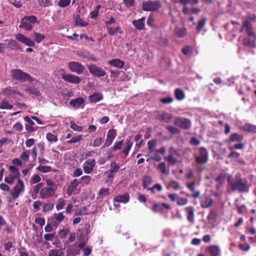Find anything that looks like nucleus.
Here are the masks:
<instances>
[{
    "label": "nucleus",
    "mask_w": 256,
    "mask_h": 256,
    "mask_svg": "<svg viewBox=\"0 0 256 256\" xmlns=\"http://www.w3.org/2000/svg\"><path fill=\"white\" fill-rule=\"evenodd\" d=\"M11 76L16 80L24 82L26 80L37 82V80L32 78L29 74L22 71L20 69H14L11 70Z\"/></svg>",
    "instance_id": "1"
},
{
    "label": "nucleus",
    "mask_w": 256,
    "mask_h": 256,
    "mask_svg": "<svg viewBox=\"0 0 256 256\" xmlns=\"http://www.w3.org/2000/svg\"><path fill=\"white\" fill-rule=\"evenodd\" d=\"M35 23L39 24L37 18L34 16H25L20 20V28H22L26 30H31Z\"/></svg>",
    "instance_id": "2"
},
{
    "label": "nucleus",
    "mask_w": 256,
    "mask_h": 256,
    "mask_svg": "<svg viewBox=\"0 0 256 256\" xmlns=\"http://www.w3.org/2000/svg\"><path fill=\"white\" fill-rule=\"evenodd\" d=\"M194 158L197 164H206L208 160V152L206 148L200 147L198 148V153L194 154Z\"/></svg>",
    "instance_id": "3"
},
{
    "label": "nucleus",
    "mask_w": 256,
    "mask_h": 256,
    "mask_svg": "<svg viewBox=\"0 0 256 256\" xmlns=\"http://www.w3.org/2000/svg\"><path fill=\"white\" fill-rule=\"evenodd\" d=\"M24 190L25 186L24 182L18 179L16 186L10 190V194L14 199H16L24 192Z\"/></svg>",
    "instance_id": "4"
},
{
    "label": "nucleus",
    "mask_w": 256,
    "mask_h": 256,
    "mask_svg": "<svg viewBox=\"0 0 256 256\" xmlns=\"http://www.w3.org/2000/svg\"><path fill=\"white\" fill-rule=\"evenodd\" d=\"M142 5L144 11H156L161 7V4L158 0H148L142 2Z\"/></svg>",
    "instance_id": "5"
},
{
    "label": "nucleus",
    "mask_w": 256,
    "mask_h": 256,
    "mask_svg": "<svg viewBox=\"0 0 256 256\" xmlns=\"http://www.w3.org/2000/svg\"><path fill=\"white\" fill-rule=\"evenodd\" d=\"M174 124L184 130L190 128L192 125L190 120L182 117L176 118L174 120Z\"/></svg>",
    "instance_id": "6"
},
{
    "label": "nucleus",
    "mask_w": 256,
    "mask_h": 256,
    "mask_svg": "<svg viewBox=\"0 0 256 256\" xmlns=\"http://www.w3.org/2000/svg\"><path fill=\"white\" fill-rule=\"evenodd\" d=\"M68 66L72 72L78 74H82L84 70V66L82 64L76 62H70L68 64Z\"/></svg>",
    "instance_id": "7"
},
{
    "label": "nucleus",
    "mask_w": 256,
    "mask_h": 256,
    "mask_svg": "<svg viewBox=\"0 0 256 256\" xmlns=\"http://www.w3.org/2000/svg\"><path fill=\"white\" fill-rule=\"evenodd\" d=\"M169 155L167 158V160L172 165H174L178 162V158L180 156L178 150L173 147H171L168 150Z\"/></svg>",
    "instance_id": "8"
},
{
    "label": "nucleus",
    "mask_w": 256,
    "mask_h": 256,
    "mask_svg": "<svg viewBox=\"0 0 256 256\" xmlns=\"http://www.w3.org/2000/svg\"><path fill=\"white\" fill-rule=\"evenodd\" d=\"M90 72L94 76L102 77L106 75V72L101 68L94 64H90L88 67Z\"/></svg>",
    "instance_id": "9"
},
{
    "label": "nucleus",
    "mask_w": 256,
    "mask_h": 256,
    "mask_svg": "<svg viewBox=\"0 0 256 256\" xmlns=\"http://www.w3.org/2000/svg\"><path fill=\"white\" fill-rule=\"evenodd\" d=\"M228 180L231 189L233 190H240V175L238 174L234 179H232V176H228Z\"/></svg>",
    "instance_id": "10"
},
{
    "label": "nucleus",
    "mask_w": 256,
    "mask_h": 256,
    "mask_svg": "<svg viewBox=\"0 0 256 256\" xmlns=\"http://www.w3.org/2000/svg\"><path fill=\"white\" fill-rule=\"evenodd\" d=\"M62 78L66 82L74 84L80 83L82 79L80 77L72 74H63Z\"/></svg>",
    "instance_id": "11"
},
{
    "label": "nucleus",
    "mask_w": 256,
    "mask_h": 256,
    "mask_svg": "<svg viewBox=\"0 0 256 256\" xmlns=\"http://www.w3.org/2000/svg\"><path fill=\"white\" fill-rule=\"evenodd\" d=\"M242 28L246 30L248 37L256 38L252 25L248 20H244L243 22Z\"/></svg>",
    "instance_id": "12"
},
{
    "label": "nucleus",
    "mask_w": 256,
    "mask_h": 256,
    "mask_svg": "<svg viewBox=\"0 0 256 256\" xmlns=\"http://www.w3.org/2000/svg\"><path fill=\"white\" fill-rule=\"evenodd\" d=\"M16 38L20 42L28 46H34L35 43L34 41L28 38L26 36L21 34H18L16 36Z\"/></svg>",
    "instance_id": "13"
},
{
    "label": "nucleus",
    "mask_w": 256,
    "mask_h": 256,
    "mask_svg": "<svg viewBox=\"0 0 256 256\" xmlns=\"http://www.w3.org/2000/svg\"><path fill=\"white\" fill-rule=\"evenodd\" d=\"M54 188L53 187H45L41 189L40 196L42 198H47L54 194Z\"/></svg>",
    "instance_id": "14"
},
{
    "label": "nucleus",
    "mask_w": 256,
    "mask_h": 256,
    "mask_svg": "<svg viewBox=\"0 0 256 256\" xmlns=\"http://www.w3.org/2000/svg\"><path fill=\"white\" fill-rule=\"evenodd\" d=\"M96 162L94 160L92 159L86 160L83 166L84 172L86 174H90L93 171Z\"/></svg>",
    "instance_id": "15"
},
{
    "label": "nucleus",
    "mask_w": 256,
    "mask_h": 256,
    "mask_svg": "<svg viewBox=\"0 0 256 256\" xmlns=\"http://www.w3.org/2000/svg\"><path fill=\"white\" fill-rule=\"evenodd\" d=\"M184 210L186 213L188 220L192 224H194L195 222L194 208L192 206H187L184 208Z\"/></svg>",
    "instance_id": "16"
},
{
    "label": "nucleus",
    "mask_w": 256,
    "mask_h": 256,
    "mask_svg": "<svg viewBox=\"0 0 256 256\" xmlns=\"http://www.w3.org/2000/svg\"><path fill=\"white\" fill-rule=\"evenodd\" d=\"M80 184H81V182L77 179H74L72 181L68 188L67 194L69 196H71L76 191L77 186Z\"/></svg>",
    "instance_id": "17"
},
{
    "label": "nucleus",
    "mask_w": 256,
    "mask_h": 256,
    "mask_svg": "<svg viewBox=\"0 0 256 256\" xmlns=\"http://www.w3.org/2000/svg\"><path fill=\"white\" fill-rule=\"evenodd\" d=\"M206 250L210 256H218L220 252L219 246H210L206 248Z\"/></svg>",
    "instance_id": "18"
},
{
    "label": "nucleus",
    "mask_w": 256,
    "mask_h": 256,
    "mask_svg": "<svg viewBox=\"0 0 256 256\" xmlns=\"http://www.w3.org/2000/svg\"><path fill=\"white\" fill-rule=\"evenodd\" d=\"M156 118L157 120L165 122H168L172 118V115L170 114L163 112L160 114H156Z\"/></svg>",
    "instance_id": "19"
},
{
    "label": "nucleus",
    "mask_w": 256,
    "mask_h": 256,
    "mask_svg": "<svg viewBox=\"0 0 256 256\" xmlns=\"http://www.w3.org/2000/svg\"><path fill=\"white\" fill-rule=\"evenodd\" d=\"M145 18H142L138 20H134L132 22V24L135 28L139 30H142L144 27Z\"/></svg>",
    "instance_id": "20"
},
{
    "label": "nucleus",
    "mask_w": 256,
    "mask_h": 256,
    "mask_svg": "<svg viewBox=\"0 0 256 256\" xmlns=\"http://www.w3.org/2000/svg\"><path fill=\"white\" fill-rule=\"evenodd\" d=\"M130 200V196L128 194L118 195L114 198V201L118 202L126 203Z\"/></svg>",
    "instance_id": "21"
},
{
    "label": "nucleus",
    "mask_w": 256,
    "mask_h": 256,
    "mask_svg": "<svg viewBox=\"0 0 256 256\" xmlns=\"http://www.w3.org/2000/svg\"><path fill=\"white\" fill-rule=\"evenodd\" d=\"M256 38H244L243 39V44L244 46L249 48H254L255 46V40Z\"/></svg>",
    "instance_id": "22"
},
{
    "label": "nucleus",
    "mask_w": 256,
    "mask_h": 256,
    "mask_svg": "<svg viewBox=\"0 0 256 256\" xmlns=\"http://www.w3.org/2000/svg\"><path fill=\"white\" fill-rule=\"evenodd\" d=\"M84 100L82 98H79L75 100H72L70 102V105L76 108H79L84 104Z\"/></svg>",
    "instance_id": "23"
},
{
    "label": "nucleus",
    "mask_w": 256,
    "mask_h": 256,
    "mask_svg": "<svg viewBox=\"0 0 256 256\" xmlns=\"http://www.w3.org/2000/svg\"><path fill=\"white\" fill-rule=\"evenodd\" d=\"M108 64L110 66L118 68H122L124 66V62L120 59L115 58L112 60H110L108 62Z\"/></svg>",
    "instance_id": "24"
},
{
    "label": "nucleus",
    "mask_w": 256,
    "mask_h": 256,
    "mask_svg": "<svg viewBox=\"0 0 256 256\" xmlns=\"http://www.w3.org/2000/svg\"><path fill=\"white\" fill-rule=\"evenodd\" d=\"M186 186L192 192V194H188L187 196L194 198H198L200 196V190H196L195 186Z\"/></svg>",
    "instance_id": "25"
},
{
    "label": "nucleus",
    "mask_w": 256,
    "mask_h": 256,
    "mask_svg": "<svg viewBox=\"0 0 256 256\" xmlns=\"http://www.w3.org/2000/svg\"><path fill=\"white\" fill-rule=\"evenodd\" d=\"M213 202L212 200L208 197L203 198L200 202L202 207L204 208H207L210 206Z\"/></svg>",
    "instance_id": "26"
},
{
    "label": "nucleus",
    "mask_w": 256,
    "mask_h": 256,
    "mask_svg": "<svg viewBox=\"0 0 256 256\" xmlns=\"http://www.w3.org/2000/svg\"><path fill=\"white\" fill-rule=\"evenodd\" d=\"M174 96L178 100H182L185 98V94L181 88H176L174 90Z\"/></svg>",
    "instance_id": "27"
},
{
    "label": "nucleus",
    "mask_w": 256,
    "mask_h": 256,
    "mask_svg": "<svg viewBox=\"0 0 256 256\" xmlns=\"http://www.w3.org/2000/svg\"><path fill=\"white\" fill-rule=\"evenodd\" d=\"M103 98V96L100 93H96L89 96L90 102L96 103Z\"/></svg>",
    "instance_id": "28"
},
{
    "label": "nucleus",
    "mask_w": 256,
    "mask_h": 256,
    "mask_svg": "<svg viewBox=\"0 0 256 256\" xmlns=\"http://www.w3.org/2000/svg\"><path fill=\"white\" fill-rule=\"evenodd\" d=\"M241 129L246 132L256 134V126L252 124H246Z\"/></svg>",
    "instance_id": "29"
},
{
    "label": "nucleus",
    "mask_w": 256,
    "mask_h": 256,
    "mask_svg": "<svg viewBox=\"0 0 256 256\" xmlns=\"http://www.w3.org/2000/svg\"><path fill=\"white\" fill-rule=\"evenodd\" d=\"M142 182L143 188H146L153 182V180L151 177L145 176L142 178Z\"/></svg>",
    "instance_id": "30"
},
{
    "label": "nucleus",
    "mask_w": 256,
    "mask_h": 256,
    "mask_svg": "<svg viewBox=\"0 0 256 256\" xmlns=\"http://www.w3.org/2000/svg\"><path fill=\"white\" fill-rule=\"evenodd\" d=\"M25 90L26 92H28L30 94H34L35 96H39L40 94V91L38 88H37L34 86H30L29 85H28L26 86V88Z\"/></svg>",
    "instance_id": "31"
},
{
    "label": "nucleus",
    "mask_w": 256,
    "mask_h": 256,
    "mask_svg": "<svg viewBox=\"0 0 256 256\" xmlns=\"http://www.w3.org/2000/svg\"><path fill=\"white\" fill-rule=\"evenodd\" d=\"M226 178V174H220L216 178V181L218 182L216 188H218L223 184Z\"/></svg>",
    "instance_id": "32"
},
{
    "label": "nucleus",
    "mask_w": 256,
    "mask_h": 256,
    "mask_svg": "<svg viewBox=\"0 0 256 256\" xmlns=\"http://www.w3.org/2000/svg\"><path fill=\"white\" fill-rule=\"evenodd\" d=\"M132 144L133 142L131 141L130 139L126 140V142L125 144L126 147L122 151V152L126 155V156L128 155V152L130 150L132 146Z\"/></svg>",
    "instance_id": "33"
},
{
    "label": "nucleus",
    "mask_w": 256,
    "mask_h": 256,
    "mask_svg": "<svg viewBox=\"0 0 256 256\" xmlns=\"http://www.w3.org/2000/svg\"><path fill=\"white\" fill-rule=\"evenodd\" d=\"M178 2L184 6L188 4L192 6L197 4L198 3V0H178Z\"/></svg>",
    "instance_id": "34"
},
{
    "label": "nucleus",
    "mask_w": 256,
    "mask_h": 256,
    "mask_svg": "<svg viewBox=\"0 0 256 256\" xmlns=\"http://www.w3.org/2000/svg\"><path fill=\"white\" fill-rule=\"evenodd\" d=\"M16 179L18 180L20 178V177L17 176L16 175L10 174L8 176L5 177L4 182L7 184H11L14 182Z\"/></svg>",
    "instance_id": "35"
},
{
    "label": "nucleus",
    "mask_w": 256,
    "mask_h": 256,
    "mask_svg": "<svg viewBox=\"0 0 256 256\" xmlns=\"http://www.w3.org/2000/svg\"><path fill=\"white\" fill-rule=\"evenodd\" d=\"M13 108L12 105L10 104L6 100H4L0 102V109L11 110Z\"/></svg>",
    "instance_id": "36"
},
{
    "label": "nucleus",
    "mask_w": 256,
    "mask_h": 256,
    "mask_svg": "<svg viewBox=\"0 0 256 256\" xmlns=\"http://www.w3.org/2000/svg\"><path fill=\"white\" fill-rule=\"evenodd\" d=\"M206 22V19L204 18H201L198 22V25L196 27V30L198 32H200L201 30L204 28Z\"/></svg>",
    "instance_id": "37"
},
{
    "label": "nucleus",
    "mask_w": 256,
    "mask_h": 256,
    "mask_svg": "<svg viewBox=\"0 0 256 256\" xmlns=\"http://www.w3.org/2000/svg\"><path fill=\"white\" fill-rule=\"evenodd\" d=\"M32 35L34 38V40L37 43H40L46 38L44 35L37 32H34Z\"/></svg>",
    "instance_id": "38"
},
{
    "label": "nucleus",
    "mask_w": 256,
    "mask_h": 256,
    "mask_svg": "<svg viewBox=\"0 0 256 256\" xmlns=\"http://www.w3.org/2000/svg\"><path fill=\"white\" fill-rule=\"evenodd\" d=\"M167 188H172L174 190H178L180 188L179 184L176 180H171L167 186Z\"/></svg>",
    "instance_id": "39"
},
{
    "label": "nucleus",
    "mask_w": 256,
    "mask_h": 256,
    "mask_svg": "<svg viewBox=\"0 0 256 256\" xmlns=\"http://www.w3.org/2000/svg\"><path fill=\"white\" fill-rule=\"evenodd\" d=\"M75 20L76 24L78 26H86L88 24V22L83 20L78 15L76 16Z\"/></svg>",
    "instance_id": "40"
},
{
    "label": "nucleus",
    "mask_w": 256,
    "mask_h": 256,
    "mask_svg": "<svg viewBox=\"0 0 256 256\" xmlns=\"http://www.w3.org/2000/svg\"><path fill=\"white\" fill-rule=\"evenodd\" d=\"M36 170L43 173H48L52 171V168L50 166L40 165L37 167Z\"/></svg>",
    "instance_id": "41"
},
{
    "label": "nucleus",
    "mask_w": 256,
    "mask_h": 256,
    "mask_svg": "<svg viewBox=\"0 0 256 256\" xmlns=\"http://www.w3.org/2000/svg\"><path fill=\"white\" fill-rule=\"evenodd\" d=\"M176 34L178 38H182L186 36V30L184 28H176Z\"/></svg>",
    "instance_id": "42"
},
{
    "label": "nucleus",
    "mask_w": 256,
    "mask_h": 256,
    "mask_svg": "<svg viewBox=\"0 0 256 256\" xmlns=\"http://www.w3.org/2000/svg\"><path fill=\"white\" fill-rule=\"evenodd\" d=\"M156 144V140H149L148 142V150L150 152H152L154 151V148Z\"/></svg>",
    "instance_id": "43"
},
{
    "label": "nucleus",
    "mask_w": 256,
    "mask_h": 256,
    "mask_svg": "<svg viewBox=\"0 0 256 256\" xmlns=\"http://www.w3.org/2000/svg\"><path fill=\"white\" fill-rule=\"evenodd\" d=\"M46 138L50 142H56L58 140V137L51 132H48L46 134Z\"/></svg>",
    "instance_id": "44"
},
{
    "label": "nucleus",
    "mask_w": 256,
    "mask_h": 256,
    "mask_svg": "<svg viewBox=\"0 0 256 256\" xmlns=\"http://www.w3.org/2000/svg\"><path fill=\"white\" fill-rule=\"evenodd\" d=\"M20 158L25 162L28 161L30 158V150H25L20 154Z\"/></svg>",
    "instance_id": "45"
},
{
    "label": "nucleus",
    "mask_w": 256,
    "mask_h": 256,
    "mask_svg": "<svg viewBox=\"0 0 256 256\" xmlns=\"http://www.w3.org/2000/svg\"><path fill=\"white\" fill-rule=\"evenodd\" d=\"M64 205L65 200L63 198H60L58 199L56 205V208L57 210H60L62 209Z\"/></svg>",
    "instance_id": "46"
},
{
    "label": "nucleus",
    "mask_w": 256,
    "mask_h": 256,
    "mask_svg": "<svg viewBox=\"0 0 256 256\" xmlns=\"http://www.w3.org/2000/svg\"><path fill=\"white\" fill-rule=\"evenodd\" d=\"M64 252H60L58 250H51L48 254V256H64Z\"/></svg>",
    "instance_id": "47"
},
{
    "label": "nucleus",
    "mask_w": 256,
    "mask_h": 256,
    "mask_svg": "<svg viewBox=\"0 0 256 256\" xmlns=\"http://www.w3.org/2000/svg\"><path fill=\"white\" fill-rule=\"evenodd\" d=\"M116 136V130L114 129L110 130L106 135V138L114 140Z\"/></svg>",
    "instance_id": "48"
},
{
    "label": "nucleus",
    "mask_w": 256,
    "mask_h": 256,
    "mask_svg": "<svg viewBox=\"0 0 256 256\" xmlns=\"http://www.w3.org/2000/svg\"><path fill=\"white\" fill-rule=\"evenodd\" d=\"M110 189L108 188H102L99 191L100 196L103 198L104 196L108 195Z\"/></svg>",
    "instance_id": "49"
},
{
    "label": "nucleus",
    "mask_w": 256,
    "mask_h": 256,
    "mask_svg": "<svg viewBox=\"0 0 256 256\" xmlns=\"http://www.w3.org/2000/svg\"><path fill=\"white\" fill-rule=\"evenodd\" d=\"M64 218L65 216L62 212H59L57 214L55 213L53 214L54 219L60 222H62L64 219Z\"/></svg>",
    "instance_id": "50"
},
{
    "label": "nucleus",
    "mask_w": 256,
    "mask_h": 256,
    "mask_svg": "<svg viewBox=\"0 0 256 256\" xmlns=\"http://www.w3.org/2000/svg\"><path fill=\"white\" fill-rule=\"evenodd\" d=\"M82 139V136L80 135L76 136H74L72 139L66 142V144H71L72 143H76Z\"/></svg>",
    "instance_id": "51"
},
{
    "label": "nucleus",
    "mask_w": 256,
    "mask_h": 256,
    "mask_svg": "<svg viewBox=\"0 0 256 256\" xmlns=\"http://www.w3.org/2000/svg\"><path fill=\"white\" fill-rule=\"evenodd\" d=\"M41 180V178L38 174H34L31 178L30 180V184H34L39 182Z\"/></svg>",
    "instance_id": "52"
},
{
    "label": "nucleus",
    "mask_w": 256,
    "mask_h": 256,
    "mask_svg": "<svg viewBox=\"0 0 256 256\" xmlns=\"http://www.w3.org/2000/svg\"><path fill=\"white\" fill-rule=\"evenodd\" d=\"M250 184L247 182H242L241 181V192H248L249 190Z\"/></svg>",
    "instance_id": "53"
},
{
    "label": "nucleus",
    "mask_w": 256,
    "mask_h": 256,
    "mask_svg": "<svg viewBox=\"0 0 256 256\" xmlns=\"http://www.w3.org/2000/svg\"><path fill=\"white\" fill-rule=\"evenodd\" d=\"M54 208V204L50 203H46L44 204L43 206V210L42 211L44 212H49L52 210Z\"/></svg>",
    "instance_id": "54"
},
{
    "label": "nucleus",
    "mask_w": 256,
    "mask_h": 256,
    "mask_svg": "<svg viewBox=\"0 0 256 256\" xmlns=\"http://www.w3.org/2000/svg\"><path fill=\"white\" fill-rule=\"evenodd\" d=\"M120 168V166L116 164L115 162H112L110 164V170L113 173L116 172Z\"/></svg>",
    "instance_id": "55"
},
{
    "label": "nucleus",
    "mask_w": 256,
    "mask_h": 256,
    "mask_svg": "<svg viewBox=\"0 0 256 256\" xmlns=\"http://www.w3.org/2000/svg\"><path fill=\"white\" fill-rule=\"evenodd\" d=\"M8 169L12 173V174L16 175V176L20 178V173L16 167L13 166H9Z\"/></svg>",
    "instance_id": "56"
},
{
    "label": "nucleus",
    "mask_w": 256,
    "mask_h": 256,
    "mask_svg": "<svg viewBox=\"0 0 256 256\" xmlns=\"http://www.w3.org/2000/svg\"><path fill=\"white\" fill-rule=\"evenodd\" d=\"M91 177L89 176H82L80 180V182H81V184L83 183L86 184H88L91 181Z\"/></svg>",
    "instance_id": "57"
},
{
    "label": "nucleus",
    "mask_w": 256,
    "mask_h": 256,
    "mask_svg": "<svg viewBox=\"0 0 256 256\" xmlns=\"http://www.w3.org/2000/svg\"><path fill=\"white\" fill-rule=\"evenodd\" d=\"M70 128L76 132H82V127L76 125L73 121L70 122Z\"/></svg>",
    "instance_id": "58"
},
{
    "label": "nucleus",
    "mask_w": 256,
    "mask_h": 256,
    "mask_svg": "<svg viewBox=\"0 0 256 256\" xmlns=\"http://www.w3.org/2000/svg\"><path fill=\"white\" fill-rule=\"evenodd\" d=\"M176 203L179 206H184L188 203V200L186 198L178 197L177 198Z\"/></svg>",
    "instance_id": "59"
},
{
    "label": "nucleus",
    "mask_w": 256,
    "mask_h": 256,
    "mask_svg": "<svg viewBox=\"0 0 256 256\" xmlns=\"http://www.w3.org/2000/svg\"><path fill=\"white\" fill-rule=\"evenodd\" d=\"M166 128L170 133L172 134H178L180 132V130L178 128L172 126H167Z\"/></svg>",
    "instance_id": "60"
},
{
    "label": "nucleus",
    "mask_w": 256,
    "mask_h": 256,
    "mask_svg": "<svg viewBox=\"0 0 256 256\" xmlns=\"http://www.w3.org/2000/svg\"><path fill=\"white\" fill-rule=\"evenodd\" d=\"M70 0H60L58 2V6L60 8H65L70 5Z\"/></svg>",
    "instance_id": "61"
},
{
    "label": "nucleus",
    "mask_w": 256,
    "mask_h": 256,
    "mask_svg": "<svg viewBox=\"0 0 256 256\" xmlns=\"http://www.w3.org/2000/svg\"><path fill=\"white\" fill-rule=\"evenodd\" d=\"M174 100V99L172 97H166L160 98V102L164 104H169L172 103Z\"/></svg>",
    "instance_id": "62"
},
{
    "label": "nucleus",
    "mask_w": 256,
    "mask_h": 256,
    "mask_svg": "<svg viewBox=\"0 0 256 256\" xmlns=\"http://www.w3.org/2000/svg\"><path fill=\"white\" fill-rule=\"evenodd\" d=\"M240 139V136L236 133L232 134L230 138V142H238Z\"/></svg>",
    "instance_id": "63"
},
{
    "label": "nucleus",
    "mask_w": 256,
    "mask_h": 256,
    "mask_svg": "<svg viewBox=\"0 0 256 256\" xmlns=\"http://www.w3.org/2000/svg\"><path fill=\"white\" fill-rule=\"evenodd\" d=\"M104 140L102 138H97L94 140L92 146L94 147L99 146L102 144Z\"/></svg>",
    "instance_id": "64"
}]
</instances>
